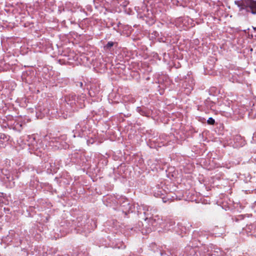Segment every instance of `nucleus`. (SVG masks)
Listing matches in <instances>:
<instances>
[{"mask_svg":"<svg viewBox=\"0 0 256 256\" xmlns=\"http://www.w3.org/2000/svg\"><path fill=\"white\" fill-rule=\"evenodd\" d=\"M240 10L246 9L252 14H256V1L252 0H241L235 2Z\"/></svg>","mask_w":256,"mask_h":256,"instance_id":"obj_1","label":"nucleus"},{"mask_svg":"<svg viewBox=\"0 0 256 256\" xmlns=\"http://www.w3.org/2000/svg\"><path fill=\"white\" fill-rule=\"evenodd\" d=\"M208 123L210 124H213L214 123V120L212 118H210L208 120Z\"/></svg>","mask_w":256,"mask_h":256,"instance_id":"obj_2","label":"nucleus"},{"mask_svg":"<svg viewBox=\"0 0 256 256\" xmlns=\"http://www.w3.org/2000/svg\"><path fill=\"white\" fill-rule=\"evenodd\" d=\"M114 46L113 42H109L106 45V47L108 48H110L112 46Z\"/></svg>","mask_w":256,"mask_h":256,"instance_id":"obj_3","label":"nucleus"},{"mask_svg":"<svg viewBox=\"0 0 256 256\" xmlns=\"http://www.w3.org/2000/svg\"><path fill=\"white\" fill-rule=\"evenodd\" d=\"M254 30H256V28H253Z\"/></svg>","mask_w":256,"mask_h":256,"instance_id":"obj_4","label":"nucleus"}]
</instances>
